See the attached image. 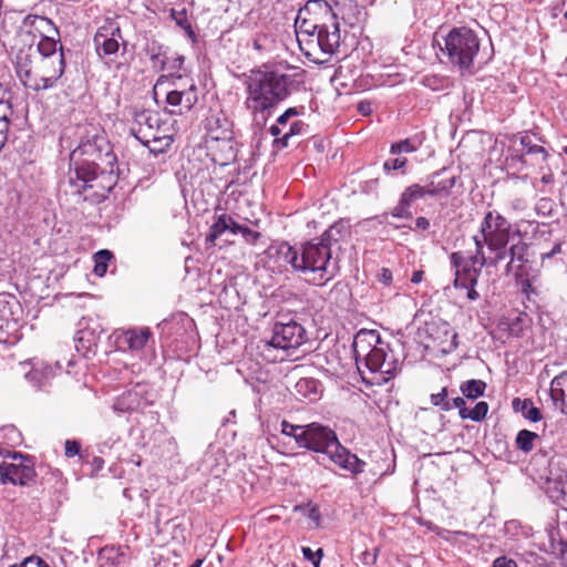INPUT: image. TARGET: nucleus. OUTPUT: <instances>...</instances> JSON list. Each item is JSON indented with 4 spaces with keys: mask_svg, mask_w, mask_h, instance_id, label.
<instances>
[{
    "mask_svg": "<svg viewBox=\"0 0 567 567\" xmlns=\"http://www.w3.org/2000/svg\"><path fill=\"white\" fill-rule=\"evenodd\" d=\"M100 38H94L96 53L102 59L111 58L115 55L120 50V44L116 38H103V41H99Z\"/></svg>",
    "mask_w": 567,
    "mask_h": 567,
    "instance_id": "obj_33",
    "label": "nucleus"
},
{
    "mask_svg": "<svg viewBox=\"0 0 567 567\" xmlns=\"http://www.w3.org/2000/svg\"><path fill=\"white\" fill-rule=\"evenodd\" d=\"M432 45L437 47L436 53L442 62L451 63L466 70L472 65L478 51V38H432Z\"/></svg>",
    "mask_w": 567,
    "mask_h": 567,
    "instance_id": "obj_5",
    "label": "nucleus"
},
{
    "mask_svg": "<svg viewBox=\"0 0 567 567\" xmlns=\"http://www.w3.org/2000/svg\"><path fill=\"white\" fill-rule=\"evenodd\" d=\"M408 159L405 157H395L386 159L383 163V169L385 173H390L392 171H399L405 167Z\"/></svg>",
    "mask_w": 567,
    "mask_h": 567,
    "instance_id": "obj_48",
    "label": "nucleus"
},
{
    "mask_svg": "<svg viewBox=\"0 0 567 567\" xmlns=\"http://www.w3.org/2000/svg\"><path fill=\"white\" fill-rule=\"evenodd\" d=\"M295 391L300 400L316 401L320 394V382L313 378H301L295 384Z\"/></svg>",
    "mask_w": 567,
    "mask_h": 567,
    "instance_id": "obj_25",
    "label": "nucleus"
},
{
    "mask_svg": "<svg viewBox=\"0 0 567 567\" xmlns=\"http://www.w3.org/2000/svg\"><path fill=\"white\" fill-rule=\"evenodd\" d=\"M240 234L248 244H256L261 236L260 233L252 230L246 226L243 227Z\"/></svg>",
    "mask_w": 567,
    "mask_h": 567,
    "instance_id": "obj_57",
    "label": "nucleus"
},
{
    "mask_svg": "<svg viewBox=\"0 0 567 567\" xmlns=\"http://www.w3.org/2000/svg\"><path fill=\"white\" fill-rule=\"evenodd\" d=\"M226 146L224 144H219V148L217 151H212L213 154H214V161L221 164V165H225V164H228L229 162H231L233 159H225L226 157Z\"/></svg>",
    "mask_w": 567,
    "mask_h": 567,
    "instance_id": "obj_61",
    "label": "nucleus"
},
{
    "mask_svg": "<svg viewBox=\"0 0 567 567\" xmlns=\"http://www.w3.org/2000/svg\"><path fill=\"white\" fill-rule=\"evenodd\" d=\"M303 53L307 58L311 59L312 61L320 63L321 56H319L318 47L316 44H305Z\"/></svg>",
    "mask_w": 567,
    "mask_h": 567,
    "instance_id": "obj_60",
    "label": "nucleus"
},
{
    "mask_svg": "<svg viewBox=\"0 0 567 567\" xmlns=\"http://www.w3.org/2000/svg\"><path fill=\"white\" fill-rule=\"evenodd\" d=\"M543 140L536 133L525 132L520 138L519 144L522 146L520 153L518 155V159L523 164H527V157H534V162L532 165H542L546 163L548 153L542 145Z\"/></svg>",
    "mask_w": 567,
    "mask_h": 567,
    "instance_id": "obj_13",
    "label": "nucleus"
},
{
    "mask_svg": "<svg viewBox=\"0 0 567 567\" xmlns=\"http://www.w3.org/2000/svg\"><path fill=\"white\" fill-rule=\"evenodd\" d=\"M198 101V90L193 80L184 89H173L166 92V110L169 114L182 115L189 112Z\"/></svg>",
    "mask_w": 567,
    "mask_h": 567,
    "instance_id": "obj_12",
    "label": "nucleus"
},
{
    "mask_svg": "<svg viewBox=\"0 0 567 567\" xmlns=\"http://www.w3.org/2000/svg\"><path fill=\"white\" fill-rule=\"evenodd\" d=\"M338 441L333 430L320 423H311L310 451L321 454L330 453Z\"/></svg>",
    "mask_w": 567,
    "mask_h": 567,
    "instance_id": "obj_17",
    "label": "nucleus"
},
{
    "mask_svg": "<svg viewBox=\"0 0 567 567\" xmlns=\"http://www.w3.org/2000/svg\"><path fill=\"white\" fill-rule=\"evenodd\" d=\"M432 405L440 408L442 411H451L447 388H442L439 393H432L430 396Z\"/></svg>",
    "mask_w": 567,
    "mask_h": 567,
    "instance_id": "obj_42",
    "label": "nucleus"
},
{
    "mask_svg": "<svg viewBox=\"0 0 567 567\" xmlns=\"http://www.w3.org/2000/svg\"><path fill=\"white\" fill-rule=\"evenodd\" d=\"M488 412V404L485 401H480L472 410H467L465 420L470 419L474 422H481L486 417Z\"/></svg>",
    "mask_w": 567,
    "mask_h": 567,
    "instance_id": "obj_43",
    "label": "nucleus"
},
{
    "mask_svg": "<svg viewBox=\"0 0 567 567\" xmlns=\"http://www.w3.org/2000/svg\"><path fill=\"white\" fill-rule=\"evenodd\" d=\"M303 557L312 563L315 567L320 566L321 558L323 556L322 548L317 551H312L310 547H302Z\"/></svg>",
    "mask_w": 567,
    "mask_h": 567,
    "instance_id": "obj_51",
    "label": "nucleus"
},
{
    "mask_svg": "<svg viewBox=\"0 0 567 567\" xmlns=\"http://www.w3.org/2000/svg\"><path fill=\"white\" fill-rule=\"evenodd\" d=\"M565 390L564 385L555 384V378L551 380L549 390L550 399L556 408H559L564 414H567V396Z\"/></svg>",
    "mask_w": 567,
    "mask_h": 567,
    "instance_id": "obj_37",
    "label": "nucleus"
},
{
    "mask_svg": "<svg viewBox=\"0 0 567 567\" xmlns=\"http://www.w3.org/2000/svg\"><path fill=\"white\" fill-rule=\"evenodd\" d=\"M563 241L561 240H556L554 244H553V247L548 250H543L540 252V260L542 261H545L546 259H550L557 255H559L561 252V247H563Z\"/></svg>",
    "mask_w": 567,
    "mask_h": 567,
    "instance_id": "obj_53",
    "label": "nucleus"
},
{
    "mask_svg": "<svg viewBox=\"0 0 567 567\" xmlns=\"http://www.w3.org/2000/svg\"><path fill=\"white\" fill-rule=\"evenodd\" d=\"M302 426L301 425H293L291 423H289L288 421L284 420L281 422V433L284 435H287V436H292L295 437L297 431L301 430Z\"/></svg>",
    "mask_w": 567,
    "mask_h": 567,
    "instance_id": "obj_59",
    "label": "nucleus"
},
{
    "mask_svg": "<svg viewBox=\"0 0 567 567\" xmlns=\"http://www.w3.org/2000/svg\"><path fill=\"white\" fill-rule=\"evenodd\" d=\"M382 342L378 331L360 330L354 336L352 343L355 363L359 365L360 361H363Z\"/></svg>",
    "mask_w": 567,
    "mask_h": 567,
    "instance_id": "obj_18",
    "label": "nucleus"
},
{
    "mask_svg": "<svg viewBox=\"0 0 567 567\" xmlns=\"http://www.w3.org/2000/svg\"><path fill=\"white\" fill-rule=\"evenodd\" d=\"M171 17L175 21L176 25H178L183 31H185L187 35H195L194 32L192 31L190 23L188 21L185 10L176 11L173 9L171 11Z\"/></svg>",
    "mask_w": 567,
    "mask_h": 567,
    "instance_id": "obj_44",
    "label": "nucleus"
},
{
    "mask_svg": "<svg viewBox=\"0 0 567 567\" xmlns=\"http://www.w3.org/2000/svg\"><path fill=\"white\" fill-rule=\"evenodd\" d=\"M37 50L41 58H50L55 54H64L63 45L60 39L56 41L54 38H41L37 45Z\"/></svg>",
    "mask_w": 567,
    "mask_h": 567,
    "instance_id": "obj_31",
    "label": "nucleus"
},
{
    "mask_svg": "<svg viewBox=\"0 0 567 567\" xmlns=\"http://www.w3.org/2000/svg\"><path fill=\"white\" fill-rule=\"evenodd\" d=\"M564 477H566V475ZM547 494L555 503L561 501L567 502V478H563L560 475L557 478L549 480Z\"/></svg>",
    "mask_w": 567,
    "mask_h": 567,
    "instance_id": "obj_29",
    "label": "nucleus"
},
{
    "mask_svg": "<svg viewBox=\"0 0 567 567\" xmlns=\"http://www.w3.org/2000/svg\"><path fill=\"white\" fill-rule=\"evenodd\" d=\"M303 11L300 10L296 21H295V28H296V35L305 34V35H313L317 29V25L315 23L309 22L306 18L302 17Z\"/></svg>",
    "mask_w": 567,
    "mask_h": 567,
    "instance_id": "obj_41",
    "label": "nucleus"
},
{
    "mask_svg": "<svg viewBox=\"0 0 567 567\" xmlns=\"http://www.w3.org/2000/svg\"><path fill=\"white\" fill-rule=\"evenodd\" d=\"M246 45H251L258 53L271 52L275 48V40L274 38H250Z\"/></svg>",
    "mask_w": 567,
    "mask_h": 567,
    "instance_id": "obj_40",
    "label": "nucleus"
},
{
    "mask_svg": "<svg viewBox=\"0 0 567 567\" xmlns=\"http://www.w3.org/2000/svg\"><path fill=\"white\" fill-rule=\"evenodd\" d=\"M420 144L421 143L417 142L416 138H405L393 143L390 147V153L392 155H399L401 153H413L417 151Z\"/></svg>",
    "mask_w": 567,
    "mask_h": 567,
    "instance_id": "obj_39",
    "label": "nucleus"
},
{
    "mask_svg": "<svg viewBox=\"0 0 567 567\" xmlns=\"http://www.w3.org/2000/svg\"><path fill=\"white\" fill-rule=\"evenodd\" d=\"M205 128L207 132V143L210 151H217L219 144L226 146V158L235 159L236 150L234 147L233 122L227 114L220 109H210L205 120Z\"/></svg>",
    "mask_w": 567,
    "mask_h": 567,
    "instance_id": "obj_6",
    "label": "nucleus"
},
{
    "mask_svg": "<svg viewBox=\"0 0 567 567\" xmlns=\"http://www.w3.org/2000/svg\"><path fill=\"white\" fill-rule=\"evenodd\" d=\"M493 567H517V564L513 559H507L506 557H498L494 560Z\"/></svg>",
    "mask_w": 567,
    "mask_h": 567,
    "instance_id": "obj_64",
    "label": "nucleus"
},
{
    "mask_svg": "<svg viewBox=\"0 0 567 567\" xmlns=\"http://www.w3.org/2000/svg\"><path fill=\"white\" fill-rule=\"evenodd\" d=\"M326 455H328L334 464L353 475H358L364 471L365 462L341 445L339 441L331 447L330 453Z\"/></svg>",
    "mask_w": 567,
    "mask_h": 567,
    "instance_id": "obj_16",
    "label": "nucleus"
},
{
    "mask_svg": "<svg viewBox=\"0 0 567 567\" xmlns=\"http://www.w3.org/2000/svg\"><path fill=\"white\" fill-rule=\"evenodd\" d=\"M33 53V45L27 43H22L20 47H17V51L14 53L16 73L25 87H28L31 82V63Z\"/></svg>",
    "mask_w": 567,
    "mask_h": 567,
    "instance_id": "obj_19",
    "label": "nucleus"
},
{
    "mask_svg": "<svg viewBox=\"0 0 567 567\" xmlns=\"http://www.w3.org/2000/svg\"><path fill=\"white\" fill-rule=\"evenodd\" d=\"M112 258L113 254L107 249H102L95 252L93 272L99 277H103L107 271L109 261Z\"/></svg>",
    "mask_w": 567,
    "mask_h": 567,
    "instance_id": "obj_38",
    "label": "nucleus"
},
{
    "mask_svg": "<svg viewBox=\"0 0 567 567\" xmlns=\"http://www.w3.org/2000/svg\"><path fill=\"white\" fill-rule=\"evenodd\" d=\"M450 406H451V411L453 409H457L460 417L462 420H465L467 408H466L465 400L462 396H455V398L451 399Z\"/></svg>",
    "mask_w": 567,
    "mask_h": 567,
    "instance_id": "obj_54",
    "label": "nucleus"
},
{
    "mask_svg": "<svg viewBox=\"0 0 567 567\" xmlns=\"http://www.w3.org/2000/svg\"><path fill=\"white\" fill-rule=\"evenodd\" d=\"M300 112L296 107H289L277 118V123L285 125L290 117L298 116Z\"/></svg>",
    "mask_w": 567,
    "mask_h": 567,
    "instance_id": "obj_62",
    "label": "nucleus"
},
{
    "mask_svg": "<svg viewBox=\"0 0 567 567\" xmlns=\"http://www.w3.org/2000/svg\"><path fill=\"white\" fill-rule=\"evenodd\" d=\"M158 117L151 111H140L134 113V123L131 127V134L144 145H147L152 152H162L172 143L169 136L157 135Z\"/></svg>",
    "mask_w": 567,
    "mask_h": 567,
    "instance_id": "obj_7",
    "label": "nucleus"
},
{
    "mask_svg": "<svg viewBox=\"0 0 567 567\" xmlns=\"http://www.w3.org/2000/svg\"><path fill=\"white\" fill-rule=\"evenodd\" d=\"M227 221H230V216L227 214L219 215L215 223L212 225L208 235L206 236V241L210 244H215L216 239L220 237L227 229Z\"/></svg>",
    "mask_w": 567,
    "mask_h": 567,
    "instance_id": "obj_35",
    "label": "nucleus"
},
{
    "mask_svg": "<svg viewBox=\"0 0 567 567\" xmlns=\"http://www.w3.org/2000/svg\"><path fill=\"white\" fill-rule=\"evenodd\" d=\"M145 406L146 402L142 398V391L135 388L118 396L113 404V410L115 412L130 413L144 409Z\"/></svg>",
    "mask_w": 567,
    "mask_h": 567,
    "instance_id": "obj_22",
    "label": "nucleus"
},
{
    "mask_svg": "<svg viewBox=\"0 0 567 567\" xmlns=\"http://www.w3.org/2000/svg\"><path fill=\"white\" fill-rule=\"evenodd\" d=\"M410 207L411 206L400 196L398 205L391 210V216L395 218H411L412 212L410 210Z\"/></svg>",
    "mask_w": 567,
    "mask_h": 567,
    "instance_id": "obj_47",
    "label": "nucleus"
},
{
    "mask_svg": "<svg viewBox=\"0 0 567 567\" xmlns=\"http://www.w3.org/2000/svg\"><path fill=\"white\" fill-rule=\"evenodd\" d=\"M9 124H10L9 112L1 113L0 114V150L3 147V145L7 141Z\"/></svg>",
    "mask_w": 567,
    "mask_h": 567,
    "instance_id": "obj_50",
    "label": "nucleus"
},
{
    "mask_svg": "<svg viewBox=\"0 0 567 567\" xmlns=\"http://www.w3.org/2000/svg\"><path fill=\"white\" fill-rule=\"evenodd\" d=\"M65 69L64 54H55L50 58H41L38 66L39 78L32 79L28 87L39 92L52 89L63 75Z\"/></svg>",
    "mask_w": 567,
    "mask_h": 567,
    "instance_id": "obj_10",
    "label": "nucleus"
},
{
    "mask_svg": "<svg viewBox=\"0 0 567 567\" xmlns=\"http://www.w3.org/2000/svg\"><path fill=\"white\" fill-rule=\"evenodd\" d=\"M341 225L333 224L320 238H315L300 247L281 243L276 248L280 260L290 265L293 270L311 276L309 281L322 286L337 274V266L331 261V243H338Z\"/></svg>",
    "mask_w": 567,
    "mask_h": 567,
    "instance_id": "obj_3",
    "label": "nucleus"
},
{
    "mask_svg": "<svg viewBox=\"0 0 567 567\" xmlns=\"http://www.w3.org/2000/svg\"><path fill=\"white\" fill-rule=\"evenodd\" d=\"M27 378L31 381V382H34V385L38 388V389H43L47 384V380L45 378L43 377V374L38 370V369H33L32 371H30L28 374H27Z\"/></svg>",
    "mask_w": 567,
    "mask_h": 567,
    "instance_id": "obj_55",
    "label": "nucleus"
},
{
    "mask_svg": "<svg viewBox=\"0 0 567 567\" xmlns=\"http://www.w3.org/2000/svg\"><path fill=\"white\" fill-rule=\"evenodd\" d=\"M246 109L252 114L269 115L290 95L306 89V70L287 62L262 64L244 74Z\"/></svg>",
    "mask_w": 567,
    "mask_h": 567,
    "instance_id": "obj_1",
    "label": "nucleus"
},
{
    "mask_svg": "<svg viewBox=\"0 0 567 567\" xmlns=\"http://www.w3.org/2000/svg\"><path fill=\"white\" fill-rule=\"evenodd\" d=\"M10 567H50L49 564L39 556H30L22 560L21 564H13Z\"/></svg>",
    "mask_w": 567,
    "mask_h": 567,
    "instance_id": "obj_49",
    "label": "nucleus"
},
{
    "mask_svg": "<svg viewBox=\"0 0 567 567\" xmlns=\"http://www.w3.org/2000/svg\"><path fill=\"white\" fill-rule=\"evenodd\" d=\"M425 196H430V189L427 187V184L420 185V184H412L411 186L406 187L404 192L401 194V197L410 206L419 200L424 198Z\"/></svg>",
    "mask_w": 567,
    "mask_h": 567,
    "instance_id": "obj_34",
    "label": "nucleus"
},
{
    "mask_svg": "<svg viewBox=\"0 0 567 567\" xmlns=\"http://www.w3.org/2000/svg\"><path fill=\"white\" fill-rule=\"evenodd\" d=\"M462 394L470 400L482 396L486 390V383L483 380H467L460 386Z\"/></svg>",
    "mask_w": 567,
    "mask_h": 567,
    "instance_id": "obj_32",
    "label": "nucleus"
},
{
    "mask_svg": "<svg viewBox=\"0 0 567 567\" xmlns=\"http://www.w3.org/2000/svg\"><path fill=\"white\" fill-rule=\"evenodd\" d=\"M125 22V17L104 18L95 35H117L121 32L122 24Z\"/></svg>",
    "mask_w": 567,
    "mask_h": 567,
    "instance_id": "obj_30",
    "label": "nucleus"
},
{
    "mask_svg": "<svg viewBox=\"0 0 567 567\" xmlns=\"http://www.w3.org/2000/svg\"><path fill=\"white\" fill-rule=\"evenodd\" d=\"M365 367L373 373L383 375V381H389L400 369V361L390 350L389 343L382 342L363 360Z\"/></svg>",
    "mask_w": 567,
    "mask_h": 567,
    "instance_id": "obj_11",
    "label": "nucleus"
},
{
    "mask_svg": "<svg viewBox=\"0 0 567 567\" xmlns=\"http://www.w3.org/2000/svg\"><path fill=\"white\" fill-rule=\"evenodd\" d=\"M115 156L104 136L95 135L92 141L82 143L71 155L74 167L69 172V193L83 200L90 197H103L102 192L112 189L111 176L100 168L101 164L112 166Z\"/></svg>",
    "mask_w": 567,
    "mask_h": 567,
    "instance_id": "obj_2",
    "label": "nucleus"
},
{
    "mask_svg": "<svg viewBox=\"0 0 567 567\" xmlns=\"http://www.w3.org/2000/svg\"><path fill=\"white\" fill-rule=\"evenodd\" d=\"M151 336L152 333L148 328L130 329L123 333L120 341L130 350L138 351L146 346Z\"/></svg>",
    "mask_w": 567,
    "mask_h": 567,
    "instance_id": "obj_24",
    "label": "nucleus"
},
{
    "mask_svg": "<svg viewBox=\"0 0 567 567\" xmlns=\"http://www.w3.org/2000/svg\"><path fill=\"white\" fill-rule=\"evenodd\" d=\"M538 439V434L528 430H520L515 439L517 450L529 453L534 449V441Z\"/></svg>",
    "mask_w": 567,
    "mask_h": 567,
    "instance_id": "obj_36",
    "label": "nucleus"
},
{
    "mask_svg": "<svg viewBox=\"0 0 567 567\" xmlns=\"http://www.w3.org/2000/svg\"><path fill=\"white\" fill-rule=\"evenodd\" d=\"M468 261V265H464L461 269L454 272L455 278L453 280V286L456 289L466 286H477L478 284L483 267L480 265L478 267H475L476 265H473L470 259Z\"/></svg>",
    "mask_w": 567,
    "mask_h": 567,
    "instance_id": "obj_23",
    "label": "nucleus"
},
{
    "mask_svg": "<svg viewBox=\"0 0 567 567\" xmlns=\"http://www.w3.org/2000/svg\"><path fill=\"white\" fill-rule=\"evenodd\" d=\"M528 246L525 243H516L507 246L508 262L505 267L506 275H513L516 279L528 276Z\"/></svg>",
    "mask_w": 567,
    "mask_h": 567,
    "instance_id": "obj_14",
    "label": "nucleus"
},
{
    "mask_svg": "<svg viewBox=\"0 0 567 567\" xmlns=\"http://www.w3.org/2000/svg\"><path fill=\"white\" fill-rule=\"evenodd\" d=\"M450 260L455 271L461 269L464 265H468L467 262H465V258L463 254L460 251L452 252L450 256Z\"/></svg>",
    "mask_w": 567,
    "mask_h": 567,
    "instance_id": "obj_58",
    "label": "nucleus"
},
{
    "mask_svg": "<svg viewBox=\"0 0 567 567\" xmlns=\"http://www.w3.org/2000/svg\"><path fill=\"white\" fill-rule=\"evenodd\" d=\"M145 51L154 70L163 71L166 69L168 63V52L164 47L157 44L155 41H152L146 45Z\"/></svg>",
    "mask_w": 567,
    "mask_h": 567,
    "instance_id": "obj_26",
    "label": "nucleus"
},
{
    "mask_svg": "<svg viewBox=\"0 0 567 567\" xmlns=\"http://www.w3.org/2000/svg\"><path fill=\"white\" fill-rule=\"evenodd\" d=\"M512 224L498 210H488L481 221L478 234L473 237L475 254L470 257L473 265L496 267L507 258Z\"/></svg>",
    "mask_w": 567,
    "mask_h": 567,
    "instance_id": "obj_4",
    "label": "nucleus"
},
{
    "mask_svg": "<svg viewBox=\"0 0 567 567\" xmlns=\"http://www.w3.org/2000/svg\"><path fill=\"white\" fill-rule=\"evenodd\" d=\"M0 107H4V112H9V117L11 116L12 105L10 102L9 92H7L2 84H0Z\"/></svg>",
    "mask_w": 567,
    "mask_h": 567,
    "instance_id": "obj_56",
    "label": "nucleus"
},
{
    "mask_svg": "<svg viewBox=\"0 0 567 567\" xmlns=\"http://www.w3.org/2000/svg\"><path fill=\"white\" fill-rule=\"evenodd\" d=\"M300 50H305V44H316L318 47L319 56H321L320 63L327 62L328 59L339 48L340 38H295Z\"/></svg>",
    "mask_w": 567,
    "mask_h": 567,
    "instance_id": "obj_21",
    "label": "nucleus"
},
{
    "mask_svg": "<svg viewBox=\"0 0 567 567\" xmlns=\"http://www.w3.org/2000/svg\"><path fill=\"white\" fill-rule=\"evenodd\" d=\"M307 331L296 320L278 321L274 324L272 336L265 341L264 350L278 349L288 351L297 349L307 341Z\"/></svg>",
    "mask_w": 567,
    "mask_h": 567,
    "instance_id": "obj_9",
    "label": "nucleus"
},
{
    "mask_svg": "<svg viewBox=\"0 0 567 567\" xmlns=\"http://www.w3.org/2000/svg\"><path fill=\"white\" fill-rule=\"evenodd\" d=\"M301 432L296 433L295 441L300 447L310 450V435H311V423L302 426Z\"/></svg>",
    "mask_w": 567,
    "mask_h": 567,
    "instance_id": "obj_46",
    "label": "nucleus"
},
{
    "mask_svg": "<svg viewBox=\"0 0 567 567\" xmlns=\"http://www.w3.org/2000/svg\"><path fill=\"white\" fill-rule=\"evenodd\" d=\"M184 61H185V58L183 55H176V56H172V58L168 56V63H167L165 70L169 71L171 78L174 79L175 72L182 70ZM182 78H183L182 74L176 75L177 80H182Z\"/></svg>",
    "mask_w": 567,
    "mask_h": 567,
    "instance_id": "obj_45",
    "label": "nucleus"
},
{
    "mask_svg": "<svg viewBox=\"0 0 567 567\" xmlns=\"http://www.w3.org/2000/svg\"><path fill=\"white\" fill-rule=\"evenodd\" d=\"M37 474L33 461L21 453H8L0 463V482L27 486L34 481Z\"/></svg>",
    "mask_w": 567,
    "mask_h": 567,
    "instance_id": "obj_8",
    "label": "nucleus"
},
{
    "mask_svg": "<svg viewBox=\"0 0 567 567\" xmlns=\"http://www.w3.org/2000/svg\"><path fill=\"white\" fill-rule=\"evenodd\" d=\"M378 280L379 282L383 284L384 286H389L392 284V272L388 268H382L380 272L378 274Z\"/></svg>",
    "mask_w": 567,
    "mask_h": 567,
    "instance_id": "obj_63",
    "label": "nucleus"
},
{
    "mask_svg": "<svg viewBox=\"0 0 567 567\" xmlns=\"http://www.w3.org/2000/svg\"><path fill=\"white\" fill-rule=\"evenodd\" d=\"M81 451V443L76 440H66L64 444V455L66 457H73L79 455Z\"/></svg>",
    "mask_w": 567,
    "mask_h": 567,
    "instance_id": "obj_52",
    "label": "nucleus"
},
{
    "mask_svg": "<svg viewBox=\"0 0 567 567\" xmlns=\"http://www.w3.org/2000/svg\"><path fill=\"white\" fill-rule=\"evenodd\" d=\"M461 181V177L451 174L447 168H442L432 173L429 177L427 187L430 196L436 198H447L452 194L454 186Z\"/></svg>",
    "mask_w": 567,
    "mask_h": 567,
    "instance_id": "obj_15",
    "label": "nucleus"
},
{
    "mask_svg": "<svg viewBox=\"0 0 567 567\" xmlns=\"http://www.w3.org/2000/svg\"><path fill=\"white\" fill-rule=\"evenodd\" d=\"M100 567H117L125 563V555L116 547H104L97 557Z\"/></svg>",
    "mask_w": 567,
    "mask_h": 567,
    "instance_id": "obj_27",
    "label": "nucleus"
},
{
    "mask_svg": "<svg viewBox=\"0 0 567 567\" xmlns=\"http://www.w3.org/2000/svg\"><path fill=\"white\" fill-rule=\"evenodd\" d=\"M513 409L516 412H522L523 416L534 423L542 420V412L538 408L534 406L529 399L520 400L516 398L512 402Z\"/></svg>",
    "mask_w": 567,
    "mask_h": 567,
    "instance_id": "obj_28",
    "label": "nucleus"
},
{
    "mask_svg": "<svg viewBox=\"0 0 567 567\" xmlns=\"http://www.w3.org/2000/svg\"><path fill=\"white\" fill-rule=\"evenodd\" d=\"M20 32L22 35H52L59 33V30L47 17L28 16L21 23Z\"/></svg>",
    "mask_w": 567,
    "mask_h": 567,
    "instance_id": "obj_20",
    "label": "nucleus"
}]
</instances>
